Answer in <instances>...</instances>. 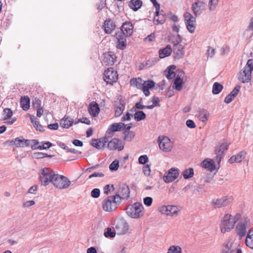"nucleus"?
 <instances>
[{
  "label": "nucleus",
  "mask_w": 253,
  "mask_h": 253,
  "mask_svg": "<svg viewBox=\"0 0 253 253\" xmlns=\"http://www.w3.org/2000/svg\"><path fill=\"white\" fill-rule=\"evenodd\" d=\"M41 143H42V145H41L42 148L40 149V150L47 149L52 146V144L49 141H47L45 142H41Z\"/></svg>",
  "instance_id": "338daca9"
},
{
  "label": "nucleus",
  "mask_w": 253,
  "mask_h": 253,
  "mask_svg": "<svg viewBox=\"0 0 253 253\" xmlns=\"http://www.w3.org/2000/svg\"><path fill=\"white\" fill-rule=\"evenodd\" d=\"M116 194L120 195L121 203L122 199H127L129 197L130 190L129 187L126 184H121L118 193Z\"/></svg>",
  "instance_id": "4468645a"
},
{
  "label": "nucleus",
  "mask_w": 253,
  "mask_h": 253,
  "mask_svg": "<svg viewBox=\"0 0 253 253\" xmlns=\"http://www.w3.org/2000/svg\"><path fill=\"white\" fill-rule=\"evenodd\" d=\"M100 194V191L98 188L93 189L91 192V196L94 198H98Z\"/></svg>",
  "instance_id": "052dcab7"
},
{
  "label": "nucleus",
  "mask_w": 253,
  "mask_h": 253,
  "mask_svg": "<svg viewBox=\"0 0 253 253\" xmlns=\"http://www.w3.org/2000/svg\"><path fill=\"white\" fill-rule=\"evenodd\" d=\"M144 87L151 89L154 87L156 83L152 80H148L145 81Z\"/></svg>",
  "instance_id": "3c124183"
},
{
  "label": "nucleus",
  "mask_w": 253,
  "mask_h": 253,
  "mask_svg": "<svg viewBox=\"0 0 253 253\" xmlns=\"http://www.w3.org/2000/svg\"><path fill=\"white\" fill-rule=\"evenodd\" d=\"M165 72L167 78L169 80L174 78L175 76L174 72L171 70L169 69L168 68L166 69Z\"/></svg>",
  "instance_id": "37998d69"
},
{
  "label": "nucleus",
  "mask_w": 253,
  "mask_h": 253,
  "mask_svg": "<svg viewBox=\"0 0 253 253\" xmlns=\"http://www.w3.org/2000/svg\"><path fill=\"white\" fill-rule=\"evenodd\" d=\"M90 144L93 147L98 149H100L101 148V147H100V145L99 144L98 139H92Z\"/></svg>",
  "instance_id": "0e129e2a"
},
{
  "label": "nucleus",
  "mask_w": 253,
  "mask_h": 253,
  "mask_svg": "<svg viewBox=\"0 0 253 253\" xmlns=\"http://www.w3.org/2000/svg\"><path fill=\"white\" fill-rule=\"evenodd\" d=\"M182 175L185 179H189L193 176L194 170L192 168L185 169L182 172Z\"/></svg>",
  "instance_id": "ea45409f"
},
{
  "label": "nucleus",
  "mask_w": 253,
  "mask_h": 253,
  "mask_svg": "<svg viewBox=\"0 0 253 253\" xmlns=\"http://www.w3.org/2000/svg\"><path fill=\"white\" fill-rule=\"evenodd\" d=\"M223 88V86L221 84L215 82L213 84L212 92L213 94H218L221 92Z\"/></svg>",
  "instance_id": "f704fd0d"
},
{
  "label": "nucleus",
  "mask_w": 253,
  "mask_h": 253,
  "mask_svg": "<svg viewBox=\"0 0 253 253\" xmlns=\"http://www.w3.org/2000/svg\"><path fill=\"white\" fill-rule=\"evenodd\" d=\"M201 166L203 168L207 169L210 171H213L216 169V165L214 161L211 159L207 158L204 160L202 163Z\"/></svg>",
  "instance_id": "4be33fe9"
},
{
  "label": "nucleus",
  "mask_w": 253,
  "mask_h": 253,
  "mask_svg": "<svg viewBox=\"0 0 253 253\" xmlns=\"http://www.w3.org/2000/svg\"><path fill=\"white\" fill-rule=\"evenodd\" d=\"M120 29L121 33L124 32L125 36L130 37L133 33V26L130 22L126 21L123 24Z\"/></svg>",
  "instance_id": "6ab92c4d"
},
{
  "label": "nucleus",
  "mask_w": 253,
  "mask_h": 253,
  "mask_svg": "<svg viewBox=\"0 0 253 253\" xmlns=\"http://www.w3.org/2000/svg\"><path fill=\"white\" fill-rule=\"evenodd\" d=\"M245 243L248 247L253 249V228L249 230L246 237Z\"/></svg>",
  "instance_id": "c85d7f7f"
},
{
  "label": "nucleus",
  "mask_w": 253,
  "mask_h": 253,
  "mask_svg": "<svg viewBox=\"0 0 253 253\" xmlns=\"http://www.w3.org/2000/svg\"><path fill=\"white\" fill-rule=\"evenodd\" d=\"M3 113L4 116L3 120H5L9 118H10L13 115V111L10 108H6L3 110Z\"/></svg>",
  "instance_id": "79ce46f5"
},
{
  "label": "nucleus",
  "mask_w": 253,
  "mask_h": 253,
  "mask_svg": "<svg viewBox=\"0 0 253 253\" xmlns=\"http://www.w3.org/2000/svg\"><path fill=\"white\" fill-rule=\"evenodd\" d=\"M126 125L123 123H115L110 126L106 131V134L113 135L116 131H120L126 127Z\"/></svg>",
  "instance_id": "ddd939ff"
},
{
  "label": "nucleus",
  "mask_w": 253,
  "mask_h": 253,
  "mask_svg": "<svg viewBox=\"0 0 253 253\" xmlns=\"http://www.w3.org/2000/svg\"><path fill=\"white\" fill-rule=\"evenodd\" d=\"M148 161V158L146 155L140 156L138 158V162L140 164L144 165Z\"/></svg>",
  "instance_id": "13d9d810"
},
{
  "label": "nucleus",
  "mask_w": 253,
  "mask_h": 253,
  "mask_svg": "<svg viewBox=\"0 0 253 253\" xmlns=\"http://www.w3.org/2000/svg\"><path fill=\"white\" fill-rule=\"evenodd\" d=\"M88 112L93 117H97L100 112V108L98 104L95 101H92L89 105Z\"/></svg>",
  "instance_id": "b1692460"
},
{
  "label": "nucleus",
  "mask_w": 253,
  "mask_h": 253,
  "mask_svg": "<svg viewBox=\"0 0 253 253\" xmlns=\"http://www.w3.org/2000/svg\"><path fill=\"white\" fill-rule=\"evenodd\" d=\"M173 57L174 60H179L182 58L184 55V47L182 45H173Z\"/></svg>",
  "instance_id": "dca6fc26"
},
{
  "label": "nucleus",
  "mask_w": 253,
  "mask_h": 253,
  "mask_svg": "<svg viewBox=\"0 0 253 253\" xmlns=\"http://www.w3.org/2000/svg\"><path fill=\"white\" fill-rule=\"evenodd\" d=\"M73 119L69 118L68 117L65 116L60 122V125L63 128H68L71 126L73 124Z\"/></svg>",
  "instance_id": "7c9ffc66"
},
{
  "label": "nucleus",
  "mask_w": 253,
  "mask_h": 253,
  "mask_svg": "<svg viewBox=\"0 0 253 253\" xmlns=\"http://www.w3.org/2000/svg\"><path fill=\"white\" fill-rule=\"evenodd\" d=\"M34 125L36 130L41 132H42L44 130L43 126L40 124L39 121H35Z\"/></svg>",
  "instance_id": "774afa93"
},
{
  "label": "nucleus",
  "mask_w": 253,
  "mask_h": 253,
  "mask_svg": "<svg viewBox=\"0 0 253 253\" xmlns=\"http://www.w3.org/2000/svg\"><path fill=\"white\" fill-rule=\"evenodd\" d=\"M199 116L201 117V120L202 122H206L209 117V113L204 109H199Z\"/></svg>",
  "instance_id": "c9c22d12"
},
{
  "label": "nucleus",
  "mask_w": 253,
  "mask_h": 253,
  "mask_svg": "<svg viewBox=\"0 0 253 253\" xmlns=\"http://www.w3.org/2000/svg\"><path fill=\"white\" fill-rule=\"evenodd\" d=\"M250 220L246 218L244 221L240 222L236 226V230L237 234L240 237V238H242L245 236L247 228L250 225Z\"/></svg>",
  "instance_id": "1a4fd4ad"
},
{
  "label": "nucleus",
  "mask_w": 253,
  "mask_h": 253,
  "mask_svg": "<svg viewBox=\"0 0 253 253\" xmlns=\"http://www.w3.org/2000/svg\"><path fill=\"white\" fill-rule=\"evenodd\" d=\"M79 122L83 123V124H85L86 125H88L90 124V120L88 118H85V117H83L82 119H79L78 120V121H77L75 123V124H77L79 123Z\"/></svg>",
  "instance_id": "69168bd1"
},
{
  "label": "nucleus",
  "mask_w": 253,
  "mask_h": 253,
  "mask_svg": "<svg viewBox=\"0 0 253 253\" xmlns=\"http://www.w3.org/2000/svg\"><path fill=\"white\" fill-rule=\"evenodd\" d=\"M41 100L39 99V98H35L33 100L32 102V105L34 108H42L41 107Z\"/></svg>",
  "instance_id": "5fc2aeb1"
},
{
  "label": "nucleus",
  "mask_w": 253,
  "mask_h": 253,
  "mask_svg": "<svg viewBox=\"0 0 253 253\" xmlns=\"http://www.w3.org/2000/svg\"><path fill=\"white\" fill-rule=\"evenodd\" d=\"M117 42V47L118 49L124 50L126 45V40L124 33H119L116 34Z\"/></svg>",
  "instance_id": "a211bd4d"
},
{
  "label": "nucleus",
  "mask_w": 253,
  "mask_h": 253,
  "mask_svg": "<svg viewBox=\"0 0 253 253\" xmlns=\"http://www.w3.org/2000/svg\"><path fill=\"white\" fill-rule=\"evenodd\" d=\"M178 175V169L171 168L164 175L163 179L166 183L171 182L177 178Z\"/></svg>",
  "instance_id": "9b49d317"
},
{
  "label": "nucleus",
  "mask_w": 253,
  "mask_h": 253,
  "mask_svg": "<svg viewBox=\"0 0 253 253\" xmlns=\"http://www.w3.org/2000/svg\"><path fill=\"white\" fill-rule=\"evenodd\" d=\"M143 207L141 203L136 202L128 205L126 210L127 214L131 218H138L143 214Z\"/></svg>",
  "instance_id": "f03ea898"
},
{
  "label": "nucleus",
  "mask_w": 253,
  "mask_h": 253,
  "mask_svg": "<svg viewBox=\"0 0 253 253\" xmlns=\"http://www.w3.org/2000/svg\"><path fill=\"white\" fill-rule=\"evenodd\" d=\"M22 138L23 137L20 136L11 140H7L5 143L10 145H14L16 147H23V143Z\"/></svg>",
  "instance_id": "bb28decb"
},
{
  "label": "nucleus",
  "mask_w": 253,
  "mask_h": 253,
  "mask_svg": "<svg viewBox=\"0 0 253 253\" xmlns=\"http://www.w3.org/2000/svg\"><path fill=\"white\" fill-rule=\"evenodd\" d=\"M121 143V140L116 138L112 139L108 143V148L110 150L118 149V151H122L124 149L123 145H120Z\"/></svg>",
  "instance_id": "f3484780"
},
{
  "label": "nucleus",
  "mask_w": 253,
  "mask_h": 253,
  "mask_svg": "<svg viewBox=\"0 0 253 253\" xmlns=\"http://www.w3.org/2000/svg\"><path fill=\"white\" fill-rule=\"evenodd\" d=\"M104 80L108 84H112L118 79V75L116 71L112 68H108L104 73Z\"/></svg>",
  "instance_id": "6e6552de"
},
{
  "label": "nucleus",
  "mask_w": 253,
  "mask_h": 253,
  "mask_svg": "<svg viewBox=\"0 0 253 253\" xmlns=\"http://www.w3.org/2000/svg\"><path fill=\"white\" fill-rule=\"evenodd\" d=\"M214 152L215 154L216 155L215 160L217 163V165L218 166V169H219L221 160L223 158L224 154L223 152H222L221 149H218L216 147H215Z\"/></svg>",
  "instance_id": "72a5a7b5"
},
{
  "label": "nucleus",
  "mask_w": 253,
  "mask_h": 253,
  "mask_svg": "<svg viewBox=\"0 0 253 253\" xmlns=\"http://www.w3.org/2000/svg\"><path fill=\"white\" fill-rule=\"evenodd\" d=\"M126 126L125 128H126V129L124 131V133L125 134V140H129L130 139V137L129 138L128 135H129L130 129L132 127V124L130 123L127 125H126Z\"/></svg>",
  "instance_id": "c03bdc74"
},
{
  "label": "nucleus",
  "mask_w": 253,
  "mask_h": 253,
  "mask_svg": "<svg viewBox=\"0 0 253 253\" xmlns=\"http://www.w3.org/2000/svg\"><path fill=\"white\" fill-rule=\"evenodd\" d=\"M56 175L55 172L50 168H43L40 173V181L42 185L46 186L50 183L52 184Z\"/></svg>",
  "instance_id": "7ed1b4c3"
},
{
  "label": "nucleus",
  "mask_w": 253,
  "mask_h": 253,
  "mask_svg": "<svg viewBox=\"0 0 253 253\" xmlns=\"http://www.w3.org/2000/svg\"><path fill=\"white\" fill-rule=\"evenodd\" d=\"M158 60L159 59L157 58H153L150 59L146 61L145 66L147 67H150L152 66L155 65L157 63Z\"/></svg>",
  "instance_id": "09e8293b"
},
{
  "label": "nucleus",
  "mask_w": 253,
  "mask_h": 253,
  "mask_svg": "<svg viewBox=\"0 0 253 253\" xmlns=\"http://www.w3.org/2000/svg\"><path fill=\"white\" fill-rule=\"evenodd\" d=\"M252 78V72L244 68L238 75V80L242 83L249 82Z\"/></svg>",
  "instance_id": "2eb2a0df"
},
{
  "label": "nucleus",
  "mask_w": 253,
  "mask_h": 253,
  "mask_svg": "<svg viewBox=\"0 0 253 253\" xmlns=\"http://www.w3.org/2000/svg\"><path fill=\"white\" fill-rule=\"evenodd\" d=\"M234 252V249L228 244L226 245L222 250V253H233Z\"/></svg>",
  "instance_id": "6e6d98bb"
},
{
  "label": "nucleus",
  "mask_w": 253,
  "mask_h": 253,
  "mask_svg": "<svg viewBox=\"0 0 253 253\" xmlns=\"http://www.w3.org/2000/svg\"><path fill=\"white\" fill-rule=\"evenodd\" d=\"M103 60L104 63L108 66L113 65L115 61L114 55L109 54H105Z\"/></svg>",
  "instance_id": "473e14b6"
},
{
  "label": "nucleus",
  "mask_w": 253,
  "mask_h": 253,
  "mask_svg": "<svg viewBox=\"0 0 253 253\" xmlns=\"http://www.w3.org/2000/svg\"><path fill=\"white\" fill-rule=\"evenodd\" d=\"M103 27L105 33L110 34L116 29V25L114 21L111 19H108L104 21Z\"/></svg>",
  "instance_id": "412c9836"
},
{
  "label": "nucleus",
  "mask_w": 253,
  "mask_h": 253,
  "mask_svg": "<svg viewBox=\"0 0 253 253\" xmlns=\"http://www.w3.org/2000/svg\"><path fill=\"white\" fill-rule=\"evenodd\" d=\"M121 203L120 195L116 194L114 196H110L103 201L102 208L105 211L111 212L115 211Z\"/></svg>",
  "instance_id": "f257e3e1"
},
{
  "label": "nucleus",
  "mask_w": 253,
  "mask_h": 253,
  "mask_svg": "<svg viewBox=\"0 0 253 253\" xmlns=\"http://www.w3.org/2000/svg\"><path fill=\"white\" fill-rule=\"evenodd\" d=\"M32 143L31 144V148L32 150L40 149H41V145H39V142L36 139L32 140Z\"/></svg>",
  "instance_id": "603ef678"
},
{
  "label": "nucleus",
  "mask_w": 253,
  "mask_h": 253,
  "mask_svg": "<svg viewBox=\"0 0 253 253\" xmlns=\"http://www.w3.org/2000/svg\"><path fill=\"white\" fill-rule=\"evenodd\" d=\"M229 145V144L228 143H223L220 144L219 145H217L216 147L218 148V149H221L222 152L224 153L225 151L228 150Z\"/></svg>",
  "instance_id": "864d4df0"
},
{
  "label": "nucleus",
  "mask_w": 253,
  "mask_h": 253,
  "mask_svg": "<svg viewBox=\"0 0 253 253\" xmlns=\"http://www.w3.org/2000/svg\"><path fill=\"white\" fill-rule=\"evenodd\" d=\"M142 170L145 176H149L150 175L151 169L149 165H146L143 166Z\"/></svg>",
  "instance_id": "4d7b16f0"
},
{
  "label": "nucleus",
  "mask_w": 253,
  "mask_h": 253,
  "mask_svg": "<svg viewBox=\"0 0 253 253\" xmlns=\"http://www.w3.org/2000/svg\"><path fill=\"white\" fill-rule=\"evenodd\" d=\"M127 3L130 9L136 11L141 8L143 2L141 0H130Z\"/></svg>",
  "instance_id": "393cba45"
},
{
  "label": "nucleus",
  "mask_w": 253,
  "mask_h": 253,
  "mask_svg": "<svg viewBox=\"0 0 253 253\" xmlns=\"http://www.w3.org/2000/svg\"><path fill=\"white\" fill-rule=\"evenodd\" d=\"M178 73V75L174 80L173 84L175 85V89L179 91L182 88L183 82L182 77L184 75L185 73L181 70H180Z\"/></svg>",
  "instance_id": "aec40b11"
},
{
  "label": "nucleus",
  "mask_w": 253,
  "mask_h": 253,
  "mask_svg": "<svg viewBox=\"0 0 253 253\" xmlns=\"http://www.w3.org/2000/svg\"><path fill=\"white\" fill-rule=\"evenodd\" d=\"M167 208L168 209V213H167V215H176L178 213V208L176 206H167Z\"/></svg>",
  "instance_id": "58836bf2"
},
{
  "label": "nucleus",
  "mask_w": 253,
  "mask_h": 253,
  "mask_svg": "<svg viewBox=\"0 0 253 253\" xmlns=\"http://www.w3.org/2000/svg\"><path fill=\"white\" fill-rule=\"evenodd\" d=\"M159 146L160 149L164 152H168L172 148V143L170 139L167 136H159L158 137Z\"/></svg>",
  "instance_id": "423d86ee"
},
{
  "label": "nucleus",
  "mask_w": 253,
  "mask_h": 253,
  "mask_svg": "<svg viewBox=\"0 0 253 253\" xmlns=\"http://www.w3.org/2000/svg\"><path fill=\"white\" fill-rule=\"evenodd\" d=\"M154 21L157 22V24H163L165 23L166 21L165 13L163 10H160V13L158 15H156L155 13Z\"/></svg>",
  "instance_id": "2f4dec72"
},
{
  "label": "nucleus",
  "mask_w": 253,
  "mask_h": 253,
  "mask_svg": "<svg viewBox=\"0 0 253 253\" xmlns=\"http://www.w3.org/2000/svg\"><path fill=\"white\" fill-rule=\"evenodd\" d=\"M119 167V162L117 160L114 161L109 166V169L111 171H116Z\"/></svg>",
  "instance_id": "49530a36"
},
{
  "label": "nucleus",
  "mask_w": 253,
  "mask_h": 253,
  "mask_svg": "<svg viewBox=\"0 0 253 253\" xmlns=\"http://www.w3.org/2000/svg\"><path fill=\"white\" fill-rule=\"evenodd\" d=\"M231 201L232 198L231 197H223L221 198L212 200L211 203L214 208H220L227 206Z\"/></svg>",
  "instance_id": "f8f14e48"
},
{
  "label": "nucleus",
  "mask_w": 253,
  "mask_h": 253,
  "mask_svg": "<svg viewBox=\"0 0 253 253\" xmlns=\"http://www.w3.org/2000/svg\"><path fill=\"white\" fill-rule=\"evenodd\" d=\"M168 253H181V248L179 246H172L169 249Z\"/></svg>",
  "instance_id": "a19ab883"
},
{
  "label": "nucleus",
  "mask_w": 253,
  "mask_h": 253,
  "mask_svg": "<svg viewBox=\"0 0 253 253\" xmlns=\"http://www.w3.org/2000/svg\"><path fill=\"white\" fill-rule=\"evenodd\" d=\"M30 99L28 96H22L20 99V105L24 111L28 110L30 108Z\"/></svg>",
  "instance_id": "cd10ccee"
},
{
  "label": "nucleus",
  "mask_w": 253,
  "mask_h": 253,
  "mask_svg": "<svg viewBox=\"0 0 253 253\" xmlns=\"http://www.w3.org/2000/svg\"><path fill=\"white\" fill-rule=\"evenodd\" d=\"M125 104L120 103L119 105L116 107L115 111V117H119L122 114L125 109Z\"/></svg>",
  "instance_id": "4c0bfd02"
},
{
  "label": "nucleus",
  "mask_w": 253,
  "mask_h": 253,
  "mask_svg": "<svg viewBox=\"0 0 253 253\" xmlns=\"http://www.w3.org/2000/svg\"><path fill=\"white\" fill-rule=\"evenodd\" d=\"M246 155V152L244 151H242L236 155H234L237 159V163H240L245 158Z\"/></svg>",
  "instance_id": "a18cd8bd"
},
{
  "label": "nucleus",
  "mask_w": 253,
  "mask_h": 253,
  "mask_svg": "<svg viewBox=\"0 0 253 253\" xmlns=\"http://www.w3.org/2000/svg\"><path fill=\"white\" fill-rule=\"evenodd\" d=\"M150 1L152 2L154 6L155 7L156 14V15H158L159 13H160V4L158 3V2L157 1V0H150Z\"/></svg>",
  "instance_id": "680f3d73"
},
{
  "label": "nucleus",
  "mask_w": 253,
  "mask_h": 253,
  "mask_svg": "<svg viewBox=\"0 0 253 253\" xmlns=\"http://www.w3.org/2000/svg\"><path fill=\"white\" fill-rule=\"evenodd\" d=\"M244 68L252 72L253 71V59H249Z\"/></svg>",
  "instance_id": "bf43d9fd"
},
{
  "label": "nucleus",
  "mask_w": 253,
  "mask_h": 253,
  "mask_svg": "<svg viewBox=\"0 0 253 253\" xmlns=\"http://www.w3.org/2000/svg\"><path fill=\"white\" fill-rule=\"evenodd\" d=\"M232 217L231 214H226L224 216L220 225L222 233H224L226 232H229L234 227H231V226H232L231 224H232Z\"/></svg>",
  "instance_id": "0eeeda50"
},
{
  "label": "nucleus",
  "mask_w": 253,
  "mask_h": 253,
  "mask_svg": "<svg viewBox=\"0 0 253 253\" xmlns=\"http://www.w3.org/2000/svg\"><path fill=\"white\" fill-rule=\"evenodd\" d=\"M104 235L105 237L108 238H113L116 235V233L112 231V230L111 228L108 227L107 228L106 231H105L104 233Z\"/></svg>",
  "instance_id": "de8ad7c7"
},
{
  "label": "nucleus",
  "mask_w": 253,
  "mask_h": 253,
  "mask_svg": "<svg viewBox=\"0 0 253 253\" xmlns=\"http://www.w3.org/2000/svg\"><path fill=\"white\" fill-rule=\"evenodd\" d=\"M152 202L153 199L150 197H146L143 199V203L147 207L150 206L152 204Z\"/></svg>",
  "instance_id": "e2e57ef3"
},
{
  "label": "nucleus",
  "mask_w": 253,
  "mask_h": 253,
  "mask_svg": "<svg viewBox=\"0 0 253 253\" xmlns=\"http://www.w3.org/2000/svg\"><path fill=\"white\" fill-rule=\"evenodd\" d=\"M71 183V181L67 177L58 174H56L52 183L55 187L60 189L68 188Z\"/></svg>",
  "instance_id": "20e7f679"
},
{
  "label": "nucleus",
  "mask_w": 253,
  "mask_h": 253,
  "mask_svg": "<svg viewBox=\"0 0 253 253\" xmlns=\"http://www.w3.org/2000/svg\"><path fill=\"white\" fill-rule=\"evenodd\" d=\"M206 3L203 1L197 0L192 4L191 9L195 17L200 15L205 9Z\"/></svg>",
  "instance_id": "9d476101"
},
{
  "label": "nucleus",
  "mask_w": 253,
  "mask_h": 253,
  "mask_svg": "<svg viewBox=\"0 0 253 253\" xmlns=\"http://www.w3.org/2000/svg\"><path fill=\"white\" fill-rule=\"evenodd\" d=\"M218 1L219 0H210L209 5L210 11H213L215 9Z\"/></svg>",
  "instance_id": "8fccbe9b"
},
{
  "label": "nucleus",
  "mask_w": 253,
  "mask_h": 253,
  "mask_svg": "<svg viewBox=\"0 0 253 253\" xmlns=\"http://www.w3.org/2000/svg\"><path fill=\"white\" fill-rule=\"evenodd\" d=\"M145 81L141 78H133L130 80L131 85L135 86L138 89H142L144 87Z\"/></svg>",
  "instance_id": "c756f323"
},
{
  "label": "nucleus",
  "mask_w": 253,
  "mask_h": 253,
  "mask_svg": "<svg viewBox=\"0 0 253 253\" xmlns=\"http://www.w3.org/2000/svg\"><path fill=\"white\" fill-rule=\"evenodd\" d=\"M172 52L171 46L169 44L167 45L165 48L161 49L159 51V57L164 58L169 56Z\"/></svg>",
  "instance_id": "a878e982"
},
{
  "label": "nucleus",
  "mask_w": 253,
  "mask_h": 253,
  "mask_svg": "<svg viewBox=\"0 0 253 253\" xmlns=\"http://www.w3.org/2000/svg\"><path fill=\"white\" fill-rule=\"evenodd\" d=\"M133 117L136 121L139 122L146 118V114L143 111H138L135 113Z\"/></svg>",
  "instance_id": "e433bc0d"
},
{
  "label": "nucleus",
  "mask_w": 253,
  "mask_h": 253,
  "mask_svg": "<svg viewBox=\"0 0 253 253\" xmlns=\"http://www.w3.org/2000/svg\"><path fill=\"white\" fill-rule=\"evenodd\" d=\"M241 86L239 85H236L234 89L230 92V93L226 96L224 99L225 103L229 104L237 96L239 93Z\"/></svg>",
  "instance_id": "5701e85b"
},
{
  "label": "nucleus",
  "mask_w": 253,
  "mask_h": 253,
  "mask_svg": "<svg viewBox=\"0 0 253 253\" xmlns=\"http://www.w3.org/2000/svg\"><path fill=\"white\" fill-rule=\"evenodd\" d=\"M185 24L188 31L190 33H193L196 26V17L193 16L190 12H186L183 15Z\"/></svg>",
  "instance_id": "39448f33"
}]
</instances>
